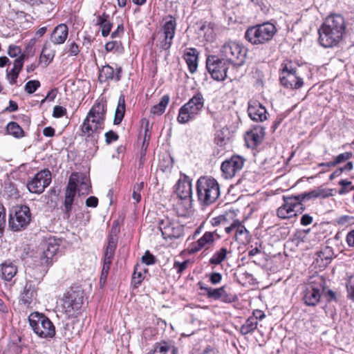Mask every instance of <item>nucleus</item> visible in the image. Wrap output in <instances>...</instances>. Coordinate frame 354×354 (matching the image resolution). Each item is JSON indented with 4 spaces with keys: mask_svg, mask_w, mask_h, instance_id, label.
<instances>
[{
    "mask_svg": "<svg viewBox=\"0 0 354 354\" xmlns=\"http://www.w3.org/2000/svg\"><path fill=\"white\" fill-rule=\"evenodd\" d=\"M346 24L342 15L328 16L319 30V42L324 48L337 46L346 32Z\"/></svg>",
    "mask_w": 354,
    "mask_h": 354,
    "instance_id": "obj_1",
    "label": "nucleus"
},
{
    "mask_svg": "<svg viewBox=\"0 0 354 354\" xmlns=\"http://www.w3.org/2000/svg\"><path fill=\"white\" fill-rule=\"evenodd\" d=\"M317 260L320 259L324 264L327 265L333 259L334 255L333 250L331 247L325 246L322 248L317 253Z\"/></svg>",
    "mask_w": 354,
    "mask_h": 354,
    "instance_id": "obj_42",
    "label": "nucleus"
},
{
    "mask_svg": "<svg viewBox=\"0 0 354 354\" xmlns=\"http://www.w3.org/2000/svg\"><path fill=\"white\" fill-rule=\"evenodd\" d=\"M189 263V261L188 260H185L183 262L175 261L173 267L176 270L177 273L180 274L187 269Z\"/></svg>",
    "mask_w": 354,
    "mask_h": 354,
    "instance_id": "obj_55",
    "label": "nucleus"
},
{
    "mask_svg": "<svg viewBox=\"0 0 354 354\" xmlns=\"http://www.w3.org/2000/svg\"><path fill=\"white\" fill-rule=\"evenodd\" d=\"M28 320L31 329L39 337L48 339L55 336V327L46 315L33 312L30 314Z\"/></svg>",
    "mask_w": 354,
    "mask_h": 354,
    "instance_id": "obj_6",
    "label": "nucleus"
},
{
    "mask_svg": "<svg viewBox=\"0 0 354 354\" xmlns=\"http://www.w3.org/2000/svg\"><path fill=\"white\" fill-rule=\"evenodd\" d=\"M352 156L353 153L348 151L340 153L334 158L335 163L336 165L343 163L348 160Z\"/></svg>",
    "mask_w": 354,
    "mask_h": 354,
    "instance_id": "obj_56",
    "label": "nucleus"
},
{
    "mask_svg": "<svg viewBox=\"0 0 354 354\" xmlns=\"http://www.w3.org/2000/svg\"><path fill=\"white\" fill-rule=\"evenodd\" d=\"M8 54L11 57H17L21 55V49L19 46L16 45H10L8 49Z\"/></svg>",
    "mask_w": 354,
    "mask_h": 354,
    "instance_id": "obj_62",
    "label": "nucleus"
},
{
    "mask_svg": "<svg viewBox=\"0 0 354 354\" xmlns=\"http://www.w3.org/2000/svg\"><path fill=\"white\" fill-rule=\"evenodd\" d=\"M243 166V158L239 156H233L230 160L222 162L221 169L225 178H232Z\"/></svg>",
    "mask_w": 354,
    "mask_h": 354,
    "instance_id": "obj_20",
    "label": "nucleus"
},
{
    "mask_svg": "<svg viewBox=\"0 0 354 354\" xmlns=\"http://www.w3.org/2000/svg\"><path fill=\"white\" fill-rule=\"evenodd\" d=\"M84 293L80 287H71L64 294L62 307L68 318L77 317L84 304Z\"/></svg>",
    "mask_w": 354,
    "mask_h": 354,
    "instance_id": "obj_4",
    "label": "nucleus"
},
{
    "mask_svg": "<svg viewBox=\"0 0 354 354\" xmlns=\"http://www.w3.org/2000/svg\"><path fill=\"white\" fill-rule=\"evenodd\" d=\"M283 205L279 207L277 211V215L280 218L286 219L296 216L297 214H301L305 209L303 205L297 201L293 196H283Z\"/></svg>",
    "mask_w": 354,
    "mask_h": 354,
    "instance_id": "obj_16",
    "label": "nucleus"
},
{
    "mask_svg": "<svg viewBox=\"0 0 354 354\" xmlns=\"http://www.w3.org/2000/svg\"><path fill=\"white\" fill-rule=\"evenodd\" d=\"M62 240L55 236L45 238L41 243L42 252L39 262L42 266H49L53 263V259L59 250Z\"/></svg>",
    "mask_w": 354,
    "mask_h": 354,
    "instance_id": "obj_14",
    "label": "nucleus"
},
{
    "mask_svg": "<svg viewBox=\"0 0 354 354\" xmlns=\"http://www.w3.org/2000/svg\"><path fill=\"white\" fill-rule=\"evenodd\" d=\"M41 86L39 80H30L26 82L24 90L28 94H32Z\"/></svg>",
    "mask_w": 354,
    "mask_h": 354,
    "instance_id": "obj_46",
    "label": "nucleus"
},
{
    "mask_svg": "<svg viewBox=\"0 0 354 354\" xmlns=\"http://www.w3.org/2000/svg\"><path fill=\"white\" fill-rule=\"evenodd\" d=\"M126 111L125 96L120 95L118 102V106L115 111L113 124L120 125L124 117Z\"/></svg>",
    "mask_w": 354,
    "mask_h": 354,
    "instance_id": "obj_36",
    "label": "nucleus"
},
{
    "mask_svg": "<svg viewBox=\"0 0 354 354\" xmlns=\"http://www.w3.org/2000/svg\"><path fill=\"white\" fill-rule=\"evenodd\" d=\"M176 18L171 15L165 18V22L160 30L153 35V39L161 50H169L173 44L176 30Z\"/></svg>",
    "mask_w": 354,
    "mask_h": 354,
    "instance_id": "obj_5",
    "label": "nucleus"
},
{
    "mask_svg": "<svg viewBox=\"0 0 354 354\" xmlns=\"http://www.w3.org/2000/svg\"><path fill=\"white\" fill-rule=\"evenodd\" d=\"M38 288L32 281H27L19 295V303L28 308L32 307L37 296Z\"/></svg>",
    "mask_w": 354,
    "mask_h": 354,
    "instance_id": "obj_22",
    "label": "nucleus"
},
{
    "mask_svg": "<svg viewBox=\"0 0 354 354\" xmlns=\"http://www.w3.org/2000/svg\"><path fill=\"white\" fill-rule=\"evenodd\" d=\"M236 216L235 211L230 209L223 214L212 218L211 223L213 226H217L220 224L232 221L229 226L225 227V230L227 234L234 232V239L236 241H239L240 236L243 233V225L242 222L236 218Z\"/></svg>",
    "mask_w": 354,
    "mask_h": 354,
    "instance_id": "obj_9",
    "label": "nucleus"
},
{
    "mask_svg": "<svg viewBox=\"0 0 354 354\" xmlns=\"http://www.w3.org/2000/svg\"><path fill=\"white\" fill-rule=\"evenodd\" d=\"M257 318L253 317H250L247 319L246 322H245V329H246V333H249L250 331H252L257 328Z\"/></svg>",
    "mask_w": 354,
    "mask_h": 354,
    "instance_id": "obj_50",
    "label": "nucleus"
},
{
    "mask_svg": "<svg viewBox=\"0 0 354 354\" xmlns=\"http://www.w3.org/2000/svg\"><path fill=\"white\" fill-rule=\"evenodd\" d=\"M214 242V232H206L196 241L192 243L188 248L189 254H195Z\"/></svg>",
    "mask_w": 354,
    "mask_h": 354,
    "instance_id": "obj_27",
    "label": "nucleus"
},
{
    "mask_svg": "<svg viewBox=\"0 0 354 354\" xmlns=\"http://www.w3.org/2000/svg\"><path fill=\"white\" fill-rule=\"evenodd\" d=\"M122 66H116L115 69H114L109 64H105L99 68L98 81L101 84L109 82L112 80L119 82L122 78Z\"/></svg>",
    "mask_w": 354,
    "mask_h": 354,
    "instance_id": "obj_21",
    "label": "nucleus"
},
{
    "mask_svg": "<svg viewBox=\"0 0 354 354\" xmlns=\"http://www.w3.org/2000/svg\"><path fill=\"white\" fill-rule=\"evenodd\" d=\"M175 187L178 198H192V179L186 174H180Z\"/></svg>",
    "mask_w": 354,
    "mask_h": 354,
    "instance_id": "obj_23",
    "label": "nucleus"
},
{
    "mask_svg": "<svg viewBox=\"0 0 354 354\" xmlns=\"http://www.w3.org/2000/svg\"><path fill=\"white\" fill-rule=\"evenodd\" d=\"M353 168V164L351 161L347 162V163L342 167H339L333 173V175L335 176V177L339 176L343 171H350Z\"/></svg>",
    "mask_w": 354,
    "mask_h": 354,
    "instance_id": "obj_60",
    "label": "nucleus"
},
{
    "mask_svg": "<svg viewBox=\"0 0 354 354\" xmlns=\"http://www.w3.org/2000/svg\"><path fill=\"white\" fill-rule=\"evenodd\" d=\"M20 73L19 71H17L15 68H12L9 72L7 73L6 77L9 83L12 85L17 83V80Z\"/></svg>",
    "mask_w": 354,
    "mask_h": 354,
    "instance_id": "obj_53",
    "label": "nucleus"
},
{
    "mask_svg": "<svg viewBox=\"0 0 354 354\" xmlns=\"http://www.w3.org/2000/svg\"><path fill=\"white\" fill-rule=\"evenodd\" d=\"M158 224L164 239H177L183 234V227L168 216H163L162 218H159Z\"/></svg>",
    "mask_w": 354,
    "mask_h": 354,
    "instance_id": "obj_17",
    "label": "nucleus"
},
{
    "mask_svg": "<svg viewBox=\"0 0 354 354\" xmlns=\"http://www.w3.org/2000/svg\"><path fill=\"white\" fill-rule=\"evenodd\" d=\"M22 352V347L17 343L11 342L8 344V354H20Z\"/></svg>",
    "mask_w": 354,
    "mask_h": 354,
    "instance_id": "obj_64",
    "label": "nucleus"
},
{
    "mask_svg": "<svg viewBox=\"0 0 354 354\" xmlns=\"http://www.w3.org/2000/svg\"><path fill=\"white\" fill-rule=\"evenodd\" d=\"M170 101V97L168 94L164 95L160 102L153 106L150 109V113L152 115H161L165 111V109Z\"/></svg>",
    "mask_w": 354,
    "mask_h": 354,
    "instance_id": "obj_40",
    "label": "nucleus"
},
{
    "mask_svg": "<svg viewBox=\"0 0 354 354\" xmlns=\"http://www.w3.org/2000/svg\"><path fill=\"white\" fill-rule=\"evenodd\" d=\"M26 58V55L25 54H21L18 57H17L14 61L13 68L21 72L23 68L24 62Z\"/></svg>",
    "mask_w": 354,
    "mask_h": 354,
    "instance_id": "obj_63",
    "label": "nucleus"
},
{
    "mask_svg": "<svg viewBox=\"0 0 354 354\" xmlns=\"http://www.w3.org/2000/svg\"><path fill=\"white\" fill-rule=\"evenodd\" d=\"M6 226V209L3 205H0V237L3 234Z\"/></svg>",
    "mask_w": 354,
    "mask_h": 354,
    "instance_id": "obj_58",
    "label": "nucleus"
},
{
    "mask_svg": "<svg viewBox=\"0 0 354 354\" xmlns=\"http://www.w3.org/2000/svg\"><path fill=\"white\" fill-rule=\"evenodd\" d=\"M142 261L147 266L153 265L156 263V257L149 252L146 251L142 257Z\"/></svg>",
    "mask_w": 354,
    "mask_h": 354,
    "instance_id": "obj_61",
    "label": "nucleus"
},
{
    "mask_svg": "<svg viewBox=\"0 0 354 354\" xmlns=\"http://www.w3.org/2000/svg\"><path fill=\"white\" fill-rule=\"evenodd\" d=\"M145 279V276L142 274V269H140V266L136 264L134 267V272L131 277V286L133 288H138L142 281Z\"/></svg>",
    "mask_w": 354,
    "mask_h": 354,
    "instance_id": "obj_43",
    "label": "nucleus"
},
{
    "mask_svg": "<svg viewBox=\"0 0 354 354\" xmlns=\"http://www.w3.org/2000/svg\"><path fill=\"white\" fill-rule=\"evenodd\" d=\"M220 56L223 60L233 64V69H237V66L243 64L242 46L234 41L223 44L220 50Z\"/></svg>",
    "mask_w": 354,
    "mask_h": 354,
    "instance_id": "obj_10",
    "label": "nucleus"
},
{
    "mask_svg": "<svg viewBox=\"0 0 354 354\" xmlns=\"http://www.w3.org/2000/svg\"><path fill=\"white\" fill-rule=\"evenodd\" d=\"M228 250L225 248H221L216 251L212 257L210 258L209 263L210 265L218 266L220 265L227 258Z\"/></svg>",
    "mask_w": 354,
    "mask_h": 354,
    "instance_id": "obj_41",
    "label": "nucleus"
},
{
    "mask_svg": "<svg viewBox=\"0 0 354 354\" xmlns=\"http://www.w3.org/2000/svg\"><path fill=\"white\" fill-rule=\"evenodd\" d=\"M281 84L287 88L299 89L304 85L303 79L298 75L297 68H293L292 63L282 64Z\"/></svg>",
    "mask_w": 354,
    "mask_h": 354,
    "instance_id": "obj_13",
    "label": "nucleus"
},
{
    "mask_svg": "<svg viewBox=\"0 0 354 354\" xmlns=\"http://www.w3.org/2000/svg\"><path fill=\"white\" fill-rule=\"evenodd\" d=\"M196 187L198 201L203 207L214 204L221 195L220 185L212 176H201L196 181Z\"/></svg>",
    "mask_w": 354,
    "mask_h": 354,
    "instance_id": "obj_2",
    "label": "nucleus"
},
{
    "mask_svg": "<svg viewBox=\"0 0 354 354\" xmlns=\"http://www.w3.org/2000/svg\"><path fill=\"white\" fill-rule=\"evenodd\" d=\"M51 173L48 169L37 172L26 184L28 191L32 194H40L51 183Z\"/></svg>",
    "mask_w": 354,
    "mask_h": 354,
    "instance_id": "obj_15",
    "label": "nucleus"
},
{
    "mask_svg": "<svg viewBox=\"0 0 354 354\" xmlns=\"http://www.w3.org/2000/svg\"><path fill=\"white\" fill-rule=\"evenodd\" d=\"M293 197L295 198L297 201H299L300 203H301V202L306 199L309 200L311 198H317L316 190L314 189L308 192H304L297 196H293Z\"/></svg>",
    "mask_w": 354,
    "mask_h": 354,
    "instance_id": "obj_47",
    "label": "nucleus"
},
{
    "mask_svg": "<svg viewBox=\"0 0 354 354\" xmlns=\"http://www.w3.org/2000/svg\"><path fill=\"white\" fill-rule=\"evenodd\" d=\"M275 32L276 28L273 24L264 23L248 28L245 38L252 44H263L271 40Z\"/></svg>",
    "mask_w": 354,
    "mask_h": 354,
    "instance_id": "obj_7",
    "label": "nucleus"
},
{
    "mask_svg": "<svg viewBox=\"0 0 354 354\" xmlns=\"http://www.w3.org/2000/svg\"><path fill=\"white\" fill-rule=\"evenodd\" d=\"M177 348L171 342L162 341L156 343L152 354H176Z\"/></svg>",
    "mask_w": 354,
    "mask_h": 354,
    "instance_id": "obj_35",
    "label": "nucleus"
},
{
    "mask_svg": "<svg viewBox=\"0 0 354 354\" xmlns=\"http://www.w3.org/2000/svg\"><path fill=\"white\" fill-rule=\"evenodd\" d=\"M140 122L142 129H144L143 140L141 147V153L145 155L151 138V127L149 125V120L146 118L141 119Z\"/></svg>",
    "mask_w": 354,
    "mask_h": 354,
    "instance_id": "obj_37",
    "label": "nucleus"
},
{
    "mask_svg": "<svg viewBox=\"0 0 354 354\" xmlns=\"http://www.w3.org/2000/svg\"><path fill=\"white\" fill-rule=\"evenodd\" d=\"M55 55V51L52 48L51 44L49 41H46L44 44L42 50L40 55V62H45L47 66L51 61H53Z\"/></svg>",
    "mask_w": 354,
    "mask_h": 354,
    "instance_id": "obj_38",
    "label": "nucleus"
},
{
    "mask_svg": "<svg viewBox=\"0 0 354 354\" xmlns=\"http://www.w3.org/2000/svg\"><path fill=\"white\" fill-rule=\"evenodd\" d=\"M7 134L13 136L17 139H20L26 136L24 130L16 122H10L6 127Z\"/></svg>",
    "mask_w": 354,
    "mask_h": 354,
    "instance_id": "obj_39",
    "label": "nucleus"
},
{
    "mask_svg": "<svg viewBox=\"0 0 354 354\" xmlns=\"http://www.w3.org/2000/svg\"><path fill=\"white\" fill-rule=\"evenodd\" d=\"M339 185L342 186V188L339 190V194L341 195L354 190V186L352 185V183L347 180H340Z\"/></svg>",
    "mask_w": 354,
    "mask_h": 354,
    "instance_id": "obj_48",
    "label": "nucleus"
},
{
    "mask_svg": "<svg viewBox=\"0 0 354 354\" xmlns=\"http://www.w3.org/2000/svg\"><path fill=\"white\" fill-rule=\"evenodd\" d=\"M105 141L107 145H110L113 142H115L119 139L118 133L113 130H110L105 133Z\"/></svg>",
    "mask_w": 354,
    "mask_h": 354,
    "instance_id": "obj_59",
    "label": "nucleus"
},
{
    "mask_svg": "<svg viewBox=\"0 0 354 354\" xmlns=\"http://www.w3.org/2000/svg\"><path fill=\"white\" fill-rule=\"evenodd\" d=\"M323 287L320 283L312 281L306 286L303 292L304 304L309 306H316L321 298Z\"/></svg>",
    "mask_w": 354,
    "mask_h": 354,
    "instance_id": "obj_19",
    "label": "nucleus"
},
{
    "mask_svg": "<svg viewBox=\"0 0 354 354\" xmlns=\"http://www.w3.org/2000/svg\"><path fill=\"white\" fill-rule=\"evenodd\" d=\"M265 136L264 129L261 126H255L252 129L246 132L245 142L248 148H256L261 143Z\"/></svg>",
    "mask_w": 354,
    "mask_h": 354,
    "instance_id": "obj_26",
    "label": "nucleus"
},
{
    "mask_svg": "<svg viewBox=\"0 0 354 354\" xmlns=\"http://www.w3.org/2000/svg\"><path fill=\"white\" fill-rule=\"evenodd\" d=\"M106 111V101L103 98L97 99L88 112L86 117L89 118H91L92 120L101 121V122L104 123Z\"/></svg>",
    "mask_w": 354,
    "mask_h": 354,
    "instance_id": "obj_25",
    "label": "nucleus"
},
{
    "mask_svg": "<svg viewBox=\"0 0 354 354\" xmlns=\"http://www.w3.org/2000/svg\"><path fill=\"white\" fill-rule=\"evenodd\" d=\"M240 67L241 66H237V69H233V65L232 66L230 73L227 75V78H229L230 81L239 80L241 79L243 73L240 71Z\"/></svg>",
    "mask_w": 354,
    "mask_h": 354,
    "instance_id": "obj_57",
    "label": "nucleus"
},
{
    "mask_svg": "<svg viewBox=\"0 0 354 354\" xmlns=\"http://www.w3.org/2000/svg\"><path fill=\"white\" fill-rule=\"evenodd\" d=\"M80 52V46L75 42L73 41L68 46L67 53L68 56H77Z\"/></svg>",
    "mask_w": 354,
    "mask_h": 354,
    "instance_id": "obj_54",
    "label": "nucleus"
},
{
    "mask_svg": "<svg viewBox=\"0 0 354 354\" xmlns=\"http://www.w3.org/2000/svg\"><path fill=\"white\" fill-rule=\"evenodd\" d=\"M31 221V213L27 205L17 206L13 213L10 214L9 226L15 232L26 228Z\"/></svg>",
    "mask_w": 354,
    "mask_h": 354,
    "instance_id": "obj_11",
    "label": "nucleus"
},
{
    "mask_svg": "<svg viewBox=\"0 0 354 354\" xmlns=\"http://www.w3.org/2000/svg\"><path fill=\"white\" fill-rule=\"evenodd\" d=\"M205 98L201 92H196L185 104L178 110L177 122L180 124H185L196 120L202 113Z\"/></svg>",
    "mask_w": 354,
    "mask_h": 354,
    "instance_id": "obj_3",
    "label": "nucleus"
},
{
    "mask_svg": "<svg viewBox=\"0 0 354 354\" xmlns=\"http://www.w3.org/2000/svg\"><path fill=\"white\" fill-rule=\"evenodd\" d=\"M266 109L258 102H249L248 113L250 119L255 122H263L267 119Z\"/></svg>",
    "mask_w": 354,
    "mask_h": 354,
    "instance_id": "obj_28",
    "label": "nucleus"
},
{
    "mask_svg": "<svg viewBox=\"0 0 354 354\" xmlns=\"http://www.w3.org/2000/svg\"><path fill=\"white\" fill-rule=\"evenodd\" d=\"M198 55L199 53L195 48H187L184 52L183 58L185 61L191 74H194L197 71Z\"/></svg>",
    "mask_w": 354,
    "mask_h": 354,
    "instance_id": "obj_29",
    "label": "nucleus"
},
{
    "mask_svg": "<svg viewBox=\"0 0 354 354\" xmlns=\"http://www.w3.org/2000/svg\"><path fill=\"white\" fill-rule=\"evenodd\" d=\"M144 188V183H136L133 185L132 198L134 200V203H138L141 201L140 192Z\"/></svg>",
    "mask_w": 354,
    "mask_h": 354,
    "instance_id": "obj_45",
    "label": "nucleus"
},
{
    "mask_svg": "<svg viewBox=\"0 0 354 354\" xmlns=\"http://www.w3.org/2000/svg\"><path fill=\"white\" fill-rule=\"evenodd\" d=\"M68 36V28L65 24L55 27L50 37V41L55 45L63 44Z\"/></svg>",
    "mask_w": 354,
    "mask_h": 354,
    "instance_id": "obj_30",
    "label": "nucleus"
},
{
    "mask_svg": "<svg viewBox=\"0 0 354 354\" xmlns=\"http://www.w3.org/2000/svg\"><path fill=\"white\" fill-rule=\"evenodd\" d=\"M232 132L230 131L227 127L216 131L214 134V143L217 149V156H223L226 151L231 147Z\"/></svg>",
    "mask_w": 354,
    "mask_h": 354,
    "instance_id": "obj_18",
    "label": "nucleus"
},
{
    "mask_svg": "<svg viewBox=\"0 0 354 354\" xmlns=\"http://www.w3.org/2000/svg\"><path fill=\"white\" fill-rule=\"evenodd\" d=\"M87 181L88 180L85 174L73 172L69 177L68 183L66 189L77 191L78 183H80L81 189H88L90 185Z\"/></svg>",
    "mask_w": 354,
    "mask_h": 354,
    "instance_id": "obj_31",
    "label": "nucleus"
},
{
    "mask_svg": "<svg viewBox=\"0 0 354 354\" xmlns=\"http://www.w3.org/2000/svg\"><path fill=\"white\" fill-rule=\"evenodd\" d=\"M74 202V198L65 196L64 197V214L67 218L70 217L72 211V207Z\"/></svg>",
    "mask_w": 354,
    "mask_h": 354,
    "instance_id": "obj_49",
    "label": "nucleus"
},
{
    "mask_svg": "<svg viewBox=\"0 0 354 354\" xmlns=\"http://www.w3.org/2000/svg\"><path fill=\"white\" fill-rule=\"evenodd\" d=\"M67 114V110L65 107L56 105L53 108V117L55 118H62Z\"/></svg>",
    "mask_w": 354,
    "mask_h": 354,
    "instance_id": "obj_52",
    "label": "nucleus"
},
{
    "mask_svg": "<svg viewBox=\"0 0 354 354\" xmlns=\"http://www.w3.org/2000/svg\"><path fill=\"white\" fill-rule=\"evenodd\" d=\"M206 68L211 77L221 82L227 78L228 66L226 62L217 55H208L206 59Z\"/></svg>",
    "mask_w": 354,
    "mask_h": 354,
    "instance_id": "obj_12",
    "label": "nucleus"
},
{
    "mask_svg": "<svg viewBox=\"0 0 354 354\" xmlns=\"http://www.w3.org/2000/svg\"><path fill=\"white\" fill-rule=\"evenodd\" d=\"M192 198H178L175 209L178 216L185 217L192 212Z\"/></svg>",
    "mask_w": 354,
    "mask_h": 354,
    "instance_id": "obj_34",
    "label": "nucleus"
},
{
    "mask_svg": "<svg viewBox=\"0 0 354 354\" xmlns=\"http://www.w3.org/2000/svg\"><path fill=\"white\" fill-rule=\"evenodd\" d=\"M346 288L348 297L354 301V274L348 277Z\"/></svg>",
    "mask_w": 354,
    "mask_h": 354,
    "instance_id": "obj_51",
    "label": "nucleus"
},
{
    "mask_svg": "<svg viewBox=\"0 0 354 354\" xmlns=\"http://www.w3.org/2000/svg\"><path fill=\"white\" fill-rule=\"evenodd\" d=\"M201 289L205 290L207 295L209 298H212L214 299H218L219 298H221L224 292L223 288L214 289L212 288L201 287Z\"/></svg>",
    "mask_w": 354,
    "mask_h": 354,
    "instance_id": "obj_44",
    "label": "nucleus"
},
{
    "mask_svg": "<svg viewBox=\"0 0 354 354\" xmlns=\"http://www.w3.org/2000/svg\"><path fill=\"white\" fill-rule=\"evenodd\" d=\"M104 122L92 120L91 118L86 117L80 126L81 136L88 138L92 137L95 133H100L104 129Z\"/></svg>",
    "mask_w": 354,
    "mask_h": 354,
    "instance_id": "obj_24",
    "label": "nucleus"
},
{
    "mask_svg": "<svg viewBox=\"0 0 354 354\" xmlns=\"http://www.w3.org/2000/svg\"><path fill=\"white\" fill-rule=\"evenodd\" d=\"M95 25L100 26L102 36L104 37H106L110 34L113 27V24L110 21V16L106 12L97 15Z\"/></svg>",
    "mask_w": 354,
    "mask_h": 354,
    "instance_id": "obj_33",
    "label": "nucleus"
},
{
    "mask_svg": "<svg viewBox=\"0 0 354 354\" xmlns=\"http://www.w3.org/2000/svg\"><path fill=\"white\" fill-rule=\"evenodd\" d=\"M17 266L10 260L0 264V276L6 281H10L17 273Z\"/></svg>",
    "mask_w": 354,
    "mask_h": 354,
    "instance_id": "obj_32",
    "label": "nucleus"
},
{
    "mask_svg": "<svg viewBox=\"0 0 354 354\" xmlns=\"http://www.w3.org/2000/svg\"><path fill=\"white\" fill-rule=\"evenodd\" d=\"M120 233V227L117 223H113L110 233L107 238V245L104 253V261L101 273V279L104 277L106 279L109 272L111 266L115 255V252L118 245V237Z\"/></svg>",
    "mask_w": 354,
    "mask_h": 354,
    "instance_id": "obj_8",
    "label": "nucleus"
}]
</instances>
